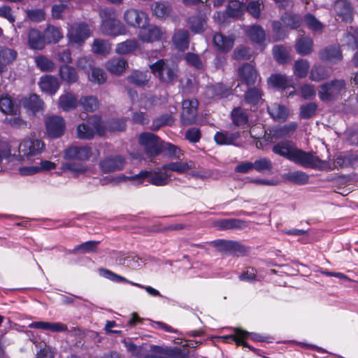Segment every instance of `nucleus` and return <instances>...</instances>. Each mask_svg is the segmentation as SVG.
Listing matches in <instances>:
<instances>
[{"mask_svg":"<svg viewBox=\"0 0 358 358\" xmlns=\"http://www.w3.org/2000/svg\"><path fill=\"white\" fill-rule=\"evenodd\" d=\"M234 331V335L223 336L222 339L224 341H227L228 339H232L233 341H235L238 345H243L244 347H249L248 343L245 341L248 337H250L252 340L255 341H262L261 336L256 334L249 333L241 329H235Z\"/></svg>","mask_w":358,"mask_h":358,"instance_id":"16","label":"nucleus"},{"mask_svg":"<svg viewBox=\"0 0 358 358\" xmlns=\"http://www.w3.org/2000/svg\"><path fill=\"white\" fill-rule=\"evenodd\" d=\"M231 119L233 122L237 126H242L248 122V115L242 108L238 107L231 112Z\"/></svg>","mask_w":358,"mask_h":358,"instance_id":"53","label":"nucleus"},{"mask_svg":"<svg viewBox=\"0 0 358 358\" xmlns=\"http://www.w3.org/2000/svg\"><path fill=\"white\" fill-rule=\"evenodd\" d=\"M343 45H347L352 50L358 48V29L350 27L342 40Z\"/></svg>","mask_w":358,"mask_h":358,"instance_id":"34","label":"nucleus"},{"mask_svg":"<svg viewBox=\"0 0 358 358\" xmlns=\"http://www.w3.org/2000/svg\"><path fill=\"white\" fill-rule=\"evenodd\" d=\"M80 104L87 112H93L99 107V101L93 96H83L80 99Z\"/></svg>","mask_w":358,"mask_h":358,"instance_id":"50","label":"nucleus"},{"mask_svg":"<svg viewBox=\"0 0 358 358\" xmlns=\"http://www.w3.org/2000/svg\"><path fill=\"white\" fill-rule=\"evenodd\" d=\"M215 246L222 252H233L237 255H243L246 252L245 248L236 241L218 240L215 242Z\"/></svg>","mask_w":358,"mask_h":358,"instance_id":"18","label":"nucleus"},{"mask_svg":"<svg viewBox=\"0 0 358 358\" xmlns=\"http://www.w3.org/2000/svg\"><path fill=\"white\" fill-rule=\"evenodd\" d=\"M78 103L77 96L71 93L65 92L60 95L58 100V107L65 112L71 111L76 108Z\"/></svg>","mask_w":358,"mask_h":358,"instance_id":"23","label":"nucleus"},{"mask_svg":"<svg viewBox=\"0 0 358 358\" xmlns=\"http://www.w3.org/2000/svg\"><path fill=\"white\" fill-rule=\"evenodd\" d=\"M320 58L322 60H328L333 63L341 61L343 58L341 52L338 48L327 47L320 52Z\"/></svg>","mask_w":358,"mask_h":358,"instance_id":"31","label":"nucleus"},{"mask_svg":"<svg viewBox=\"0 0 358 358\" xmlns=\"http://www.w3.org/2000/svg\"><path fill=\"white\" fill-rule=\"evenodd\" d=\"M275 59L279 63H285L289 59V53L287 49L282 45H275L273 48Z\"/></svg>","mask_w":358,"mask_h":358,"instance_id":"60","label":"nucleus"},{"mask_svg":"<svg viewBox=\"0 0 358 358\" xmlns=\"http://www.w3.org/2000/svg\"><path fill=\"white\" fill-rule=\"evenodd\" d=\"M268 111L271 116L278 122L285 121L289 115L288 110L285 106L276 103L268 107Z\"/></svg>","mask_w":358,"mask_h":358,"instance_id":"35","label":"nucleus"},{"mask_svg":"<svg viewBox=\"0 0 358 358\" xmlns=\"http://www.w3.org/2000/svg\"><path fill=\"white\" fill-rule=\"evenodd\" d=\"M23 106L34 111H38L43 109L44 103L36 94H31L28 98H26L22 101Z\"/></svg>","mask_w":358,"mask_h":358,"instance_id":"43","label":"nucleus"},{"mask_svg":"<svg viewBox=\"0 0 358 358\" xmlns=\"http://www.w3.org/2000/svg\"><path fill=\"white\" fill-rule=\"evenodd\" d=\"M262 94L257 88H250L245 94V101L247 103L256 105L260 101Z\"/></svg>","mask_w":358,"mask_h":358,"instance_id":"56","label":"nucleus"},{"mask_svg":"<svg viewBox=\"0 0 358 358\" xmlns=\"http://www.w3.org/2000/svg\"><path fill=\"white\" fill-rule=\"evenodd\" d=\"M245 9L244 3L238 0H229L227 13L229 16L238 18L243 15Z\"/></svg>","mask_w":358,"mask_h":358,"instance_id":"37","label":"nucleus"},{"mask_svg":"<svg viewBox=\"0 0 358 358\" xmlns=\"http://www.w3.org/2000/svg\"><path fill=\"white\" fill-rule=\"evenodd\" d=\"M34 61L36 66L42 71H52L55 68V63L45 56H36Z\"/></svg>","mask_w":358,"mask_h":358,"instance_id":"48","label":"nucleus"},{"mask_svg":"<svg viewBox=\"0 0 358 358\" xmlns=\"http://www.w3.org/2000/svg\"><path fill=\"white\" fill-rule=\"evenodd\" d=\"M56 168V164L52 162L41 161L39 166H27L19 168L22 176H31L42 171H50Z\"/></svg>","mask_w":358,"mask_h":358,"instance_id":"19","label":"nucleus"},{"mask_svg":"<svg viewBox=\"0 0 358 358\" xmlns=\"http://www.w3.org/2000/svg\"><path fill=\"white\" fill-rule=\"evenodd\" d=\"M59 76L63 80L69 83H75L78 78L76 69L69 65H62L60 66Z\"/></svg>","mask_w":358,"mask_h":358,"instance_id":"41","label":"nucleus"},{"mask_svg":"<svg viewBox=\"0 0 358 358\" xmlns=\"http://www.w3.org/2000/svg\"><path fill=\"white\" fill-rule=\"evenodd\" d=\"M29 328L48 330L51 332H66L68 327L62 322H49L44 321L33 322L29 324Z\"/></svg>","mask_w":358,"mask_h":358,"instance_id":"20","label":"nucleus"},{"mask_svg":"<svg viewBox=\"0 0 358 358\" xmlns=\"http://www.w3.org/2000/svg\"><path fill=\"white\" fill-rule=\"evenodd\" d=\"M310 64L306 59L296 60L294 65V73L298 78H305L309 71Z\"/></svg>","mask_w":358,"mask_h":358,"instance_id":"49","label":"nucleus"},{"mask_svg":"<svg viewBox=\"0 0 358 358\" xmlns=\"http://www.w3.org/2000/svg\"><path fill=\"white\" fill-rule=\"evenodd\" d=\"M304 22L306 26L312 31H319L323 28L322 24L311 14H307L304 16Z\"/></svg>","mask_w":358,"mask_h":358,"instance_id":"63","label":"nucleus"},{"mask_svg":"<svg viewBox=\"0 0 358 358\" xmlns=\"http://www.w3.org/2000/svg\"><path fill=\"white\" fill-rule=\"evenodd\" d=\"M162 171H164L162 168L161 169L142 171L139 173L130 177L120 175L113 178V180L118 183L126 180H129L132 181L134 185H140L143 183L145 179H147L148 182L153 185L165 186L170 182L171 176Z\"/></svg>","mask_w":358,"mask_h":358,"instance_id":"2","label":"nucleus"},{"mask_svg":"<svg viewBox=\"0 0 358 358\" xmlns=\"http://www.w3.org/2000/svg\"><path fill=\"white\" fill-rule=\"evenodd\" d=\"M44 38L47 43H57L60 39L63 38V34L60 29L55 27L52 25H48L45 29Z\"/></svg>","mask_w":358,"mask_h":358,"instance_id":"40","label":"nucleus"},{"mask_svg":"<svg viewBox=\"0 0 358 358\" xmlns=\"http://www.w3.org/2000/svg\"><path fill=\"white\" fill-rule=\"evenodd\" d=\"M195 168V163L189 160L188 162L178 161L171 162L162 166L163 170H169L171 171L177 172L178 173H183L189 170Z\"/></svg>","mask_w":358,"mask_h":358,"instance_id":"26","label":"nucleus"},{"mask_svg":"<svg viewBox=\"0 0 358 358\" xmlns=\"http://www.w3.org/2000/svg\"><path fill=\"white\" fill-rule=\"evenodd\" d=\"M105 133L106 128L102 125L101 118L96 115L91 116L86 122L78 125L76 129L77 137L83 140L92 139L96 134L103 136Z\"/></svg>","mask_w":358,"mask_h":358,"instance_id":"4","label":"nucleus"},{"mask_svg":"<svg viewBox=\"0 0 358 358\" xmlns=\"http://www.w3.org/2000/svg\"><path fill=\"white\" fill-rule=\"evenodd\" d=\"M240 136L238 132L229 133L227 131L217 132L214 136L215 141L220 145L235 144L236 140Z\"/></svg>","mask_w":358,"mask_h":358,"instance_id":"36","label":"nucleus"},{"mask_svg":"<svg viewBox=\"0 0 358 358\" xmlns=\"http://www.w3.org/2000/svg\"><path fill=\"white\" fill-rule=\"evenodd\" d=\"M0 110L5 114H13L15 108L11 98L7 95L0 97Z\"/></svg>","mask_w":358,"mask_h":358,"instance_id":"54","label":"nucleus"},{"mask_svg":"<svg viewBox=\"0 0 358 358\" xmlns=\"http://www.w3.org/2000/svg\"><path fill=\"white\" fill-rule=\"evenodd\" d=\"M151 72L164 83H169L176 78V69L173 65L164 59H159L150 64Z\"/></svg>","mask_w":358,"mask_h":358,"instance_id":"7","label":"nucleus"},{"mask_svg":"<svg viewBox=\"0 0 358 358\" xmlns=\"http://www.w3.org/2000/svg\"><path fill=\"white\" fill-rule=\"evenodd\" d=\"M273 152L304 167H317L322 161L312 152L299 148L290 141H282L273 147Z\"/></svg>","mask_w":358,"mask_h":358,"instance_id":"1","label":"nucleus"},{"mask_svg":"<svg viewBox=\"0 0 358 358\" xmlns=\"http://www.w3.org/2000/svg\"><path fill=\"white\" fill-rule=\"evenodd\" d=\"M238 72L240 78L248 85H252L256 83L258 75L252 65L245 64L238 69Z\"/></svg>","mask_w":358,"mask_h":358,"instance_id":"22","label":"nucleus"},{"mask_svg":"<svg viewBox=\"0 0 358 358\" xmlns=\"http://www.w3.org/2000/svg\"><path fill=\"white\" fill-rule=\"evenodd\" d=\"M39 86L43 92L52 95L59 90V83L57 78L55 76L45 75L41 78Z\"/></svg>","mask_w":358,"mask_h":358,"instance_id":"21","label":"nucleus"},{"mask_svg":"<svg viewBox=\"0 0 358 358\" xmlns=\"http://www.w3.org/2000/svg\"><path fill=\"white\" fill-rule=\"evenodd\" d=\"M268 83L275 87H285L288 85L289 80L285 75L273 74L269 77Z\"/></svg>","mask_w":358,"mask_h":358,"instance_id":"58","label":"nucleus"},{"mask_svg":"<svg viewBox=\"0 0 358 358\" xmlns=\"http://www.w3.org/2000/svg\"><path fill=\"white\" fill-rule=\"evenodd\" d=\"M317 106L315 103H309L300 107L299 116L303 119H308L313 116L316 112Z\"/></svg>","mask_w":358,"mask_h":358,"instance_id":"64","label":"nucleus"},{"mask_svg":"<svg viewBox=\"0 0 358 358\" xmlns=\"http://www.w3.org/2000/svg\"><path fill=\"white\" fill-rule=\"evenodd\" d=\"M151 355H146L144 358H170L171 356L170 350L159 345H150Z\"/></svg>","mask_w":358,"mask_h":358,"instance_id":"52","label":"nucleus"},{"mask_svg":"<svg viewBox=\"0 0 358 358\" xmlns=\"http://www.w3.org/2000/svg\"><path fill=\"white\" fill-rule=\"evenodd\" d=\"M334 9L343 20L350 21L352 19V9L350 3L346 0L337 1Z\"/></svg>","mask_w":358,"mask_h":358,"instance_id":"29","label":"nucleus"},{"mask_svg":"<svg viewBox=\"0 0 358 358\" xmlns=\"http://www.w3.org/2000/svg\"><path fill=\"white\" fill-rule=\"evenodd\" d=\"M110 48L111 47L108 42L101 39L94 40L92 45V51L100 55L109 53Z\"/></svg>","mask_w":358,"mask_h":358,"instance_id":"55","label":"nucleus"},{"mask_svg":"<svg viewBox=\"0 0 358 358\" xmlns=\"http://www.w3.org/2000/svg\"><path fill=\"white\" fill-rule=\"evenodd\" d=\"M198 101L196 99L184 100L182 103L181 121L185 125H189L196 121Z\"/></svg>","mask_w":358,"mask_h":358,"instance_id":"13","label":"nucleus"},{"mask_svg":"<svg viewBox=\"0 0 358 358\" xmlns=\"http://www.w3.org/2000/svg\"><path fill=\"white\" fill-rule=\"evenodd\" d=\"M17 55L14 49L6 46L0 47V61L10 64L16 59Z\"/></svg>","mask_w":358,"mask_h":358,"instance_id":"51","label":"nucleus"},{"mask_svg":"<svg viewBox=\"0 0 358 358\" xmlns=\"http://www.w3.org/2000/svg\"><path fill=\"white\" fill-rule=\"evenodd\" d=\"M285 180L297 185H305L308 182V176L303 171H294L285 173L283 175Z\"/></svg>","mask_w":358,"mask_h":358,"instance_id":"39","label":"nucleus"},{"mask_svg":"<svg viewBox=\"0 0 358 358\" xmlns=\"http://www.w3.org/2000/svg\"><path fill=\"white\" fill-rule=\"evenodd\" d=\"M153 15L158 18H166L171 12L170 6L165 3L155 2L152 5Z\"/></svg>","mask_w":358,"mask_h":358,"instance_id":"44","label":"nucleus"},{"mask_svg":"<svg viewBox=\"0 0 358 358\" xmlns=\"http://www.w3.org/2000/svg\"><path fill=\"white\" fill-rule=\"evenodd\" d=\"M313 40L308 36H302L299 38L295 44L296 51L301 55H306L313 51Z\"/></svg>","mask_w":358,"mask_h":358,"instance_id":"32","label":"nucleus"},{"mask_svg":"<svg viewBox=\"0 0 358 358\" xmlns=\"http://www.w3.org/2000/svg\"><path fill=\"white\" fill-rule=\"evenodd\" d=\"M128 67V63L124 58L113 57L109 59L106 64V69L111 73L120 75L123 73Z\"/></svg>","mask_w":358,"mask_h":358,"instance_id":"24","label":"nucleus"},{"mask_svg":"<svg viewBox=\"0 0 358 358\" xmlns=\"http://www.w3.org/2000/svg\"><path fill=\"white\" fill-rule=\"evenodd\" d=\"M329 77V73L322 66H313L310 73V79L318 82Z\"/></svg>","mask_w":358,"mask_h":358,"instance_id":"61","label":"nucleus"},{"mask_svg":"<svg viewBox=\"0 0 358 358\" xmlns=\"http://www.w3.org/2000/svg\"><path fill=\"white\" fill-rule=\"evenodd\" d=\"M345 88L343 80H335L326 83L320 87L318 96L323 101H329L336 99Z\"/></svg>","mask_w":358,"mask_h":358,"instance_id":"8","label":"nucleus"},{"mask_svg":"<svg viewBox=\"0 0 358 358\" xmlns=\"http://www.w3.org/2000/svg\"><path fill=\"white\" fill-rule=\"evenodd\" d=\"M92 155V148L87 145H71L66 148L64 152V159L80 162L90 160Z\"/></svg>","mask_w":358,"mask_h":358,"instance_id":"11","label":"nucleus"},{"mask_svg":"<svg viewBox=\"0 0 358 358\" xmlns=\"http://www.w3.org/2000/svg\"><path fill=\"white\" fill-rule=\"evenodd\" d=\"M227 94H228V90L222 84L209 87L206 90L208 97H223Z\"/></svg>","mask_w":358,"mask_h":358,"instance_id":"59","label":"nucleus"},{"mask_svg":"<svg viewBox=\"0 0 358 358\" xmlns=\"http://www.w3.org/2000/svg\"><path fill=\"white\" fill-rule=\"evenodd\" d=\"M296 127L297 124L296 123L291 122L287 125L275 129L273 131V136L278 138H283L294 131Z\"/></svg>","mask_w":358,"mask_h":358,"instance_id":"57","label":"nucleus"},{"mask_svg":"<svg viewBox=\"0 0 358 358\" xmlns=\"http://www.w3.org/2000/svg\"><path fill=\"white\" fill-rule=\"evenodd\" d=\"M45 39L44 35L36 29H31L29 32L28 43L31 48L34 50H42L45 46Z\"/></svg>","mask_w":358,"mask_h":358,"instance_id":"28","label":"nucleus"},{"mask_svg":"<svg viewBox=\"0 0 358 358\" xmlns=\"http://www.w3.org/2000/svg\"><path fill=\"white\" fill-rule=\"evenodd\" d=\"M139 48V43L136 39H127L119 43L115 46V52L118 55H126L134 53Z\"/></svg>","mask_w":358,"mask_h":358,"instance_id":"27","label":"nucleus"},{"mask_svg":"<svg viewBox=\"0 0 358 358\" xmlns=\"http://www.w3.org/2000/svg\"><path fill=\"white\" fill-rule=\"evenodd\" d=\"M358 160V155L340 154L338 155L335 161L334 166L336 168L347 167L352 165L355 162Z\"/></svg>","mask_w":358,"mask_h":358,"instance_id":"47","label":"nucleus"},{"mask_svg":"<svg viewBox=\"0 0 358 358\" xmlns=\"http://www.w3.org/2000/svg\"><path fill=\"white\" fill-rule=\"evenodd\" d=\"M138 38L143 43H155L166 40L167 34L165 29L148 23L139 30Z\"/></svg>","mask_w":358,"mask_h":358,"instance_id":"6","label":"nucleus"},{"mask_svg":"<svg viewBox=\"0 0 358 358\" xmlns=\"http://www.w3.org/2000/svg\"><path fill=\"white\" fill-rule=\"evenodd\" d=\"M48 134L52 138H59L65 130V121L60 116H52L45 121Z\"/></svg>","mask_w":358,"mask_h":358,"instance_id":"14","label":"nucleus"},{"mask_svg":"<svg viewBox=\"0 0 358 358\" xmlns=\"http://www.w3.org/2000/svg\"><path fill=\"white\" fill-rule=\"evenodd\" d=\"M175 46L180 50H185L189 45L188 32L184 30L176 31L173 36Z\"/></svg>","mask_w":358,"mask_h":358,"instance_id":"38","label":"nucleus"},{"mask_svg":"<svg viewBox=\"0 0 358 358\" xmlns=\"http://www.w3.org/2000/svg\"><path fill=\"white\" fill-rule=\"evenodd\" d=\"M139 143L145 149V152L150 157L159 155L163 150V145L158 137L154 134L145 132L138 138Z\"/></svg>","mask_w":358,"mask_h":358,"instance_id":"9","label":"nucleus"},{"mask_svg":"<svg viewBox=\"0 0 358 358\" xmlns=\"http://www.w3.org/2000/svg\"><path fill=\"white\" fill-rule=\"evenodd\" d=\"M245 226L244 222L236 219H224L215 222V227L220 230L242 229Z\"/></svg>","mask_w":358,"mask_h":358,"instance_id":"33","label":"nucleus"},{"mask_svg":"<svg viewBox=\"0 0 358 358\" xmlns=\"http://www.w3.org/2000/svg\"><path fill=\"white\" fill-rule=\"evenodd\" d=\"M247 36L253 42L262 43L266 39V33L259 25H252L246 30Z\"/></svg>","mask_w":358,"mask_h":358,"instance_id":"30","label":"nucleus"},{"mask_svg":"<svg viewBox=\"0 0 358 358\" xmlns=\"http://www.w3.org/2000/svg\"><path fill=\"white\" fill-rule=\"evenodd\" d=\"M92 73L89 75V80L91 82L98 84H102L106 80V74L103 69L99 68H92Z\"/></svg>","mask_w":358,"mask_h":358,"instance_id":"62","label":"nucleus"},{"mask_svg":"<svg viewBox=\"0 0 358 358\" xmlns=\"http://www.w3.org/2000/svg\"><path fill=\"white\" fill-rule=\"evenodd\" d=\"M234 38L226 36L221 34H215L213 36V44L221 52L229 51L234 46Z\"/></svg>","mask_w":358,"mask_h":358,"instance_id":"25","label":"nucleus"},{"mask_svg":"<svg viewBox=\"0 0 358 358\" xmlns=\"http://www.w3.org/2000/svg\"><path fill=\"white\" fill-rule=\"evenodd\" d=\"M127 80L138 86L145 85L150 80V76L147 73L134 71L128 77Z\"/></svg>","mask_w":358,"mask_h":358,"instance_id":"46","label":"nucleus"},{"mask_svg":"<svg viewBox=\"0 0 358 358\" xmlns=\"http://www.w3.org/2000/svg\"><path fill=\"white\" fill-rule=\"evenodd\" d=\"M90 36V31L87 24L85 23H75L69 29L67 37L69 43L81 45Z\"/></svg>","mask_w":358,"mask_h":358,"instance_id":"10","label":"nucleus"},{"mask_svg":"<svg viewBox=\"0 0 358 358\" xmlns=\"http://www.w3.org/2000/svg\"><path fill=\"white\" fill-rule=\"evenodd\" d=\"M43 142L34 136L26 137L19 145V152L22 155V160L31 161V157L36 156L44 150Z\"/></svg>","mask_w":358,"mask_h":358,"instance_id":"5","label":"nucleus"},{"mask_svg":"<svg viewBox=\"0 0 358 358\" xmlns=\"http://www.w3.org/2000/svg\"><path fill=\"white\" fill-rule=\"evenodd\" d=\"M99 273L101 276H102L105 278L109 279L113 282H127L133 285L137 286L138 287L144 288L146 290V292L152 296H156L159 295V292L158 290L155 289V288H153L150 286L144 287L140 284L130 282V281L127 280L125 278H124L121 275H119L108 269L100 268V269H99Z\"/></svg>","mask_w":358,"mask_h":358,"instance_id":"15","label":"nucleus"},{"mask_svg":"<svg viewBox=\"0 0 358 358\" xmlns=\"http://www.w3.org/2000/svg\"><path fill=\"white\" fill-rule=\"evenodd\" d=\"M124 165V159L121 156L108 157L99 163L101 169L105 173H110L122 169Z\"/></svg>","mask_w":358,"mask_h":358,"instance_id":"17","label":"nucleus"},{"mask_svg":"<svg viewBox=\"0 0 358 358\" xmlns=\"http://www.w3.org/2000/svg\"><path fill=\"white\" fill-rule=\"evenodd\" d=\"M102 19L101 30L103 34L117 36L127 33L125 25L117 19V15L113 9H103L100 12Z\"/></svg>","mask_w":358,"mask_h":358,"instance_id":"3","label":"nucleus"},{"mask_svg":"<svg viewBox=\"0 0 358 358\" xmlns=\"http://www.w3.org/2000/svg\"><path fill=\"white\" fill-rule=\"evenodd\" d=\"M281 20L287 27L297 29L301 24V17L296 14L286 13L282 15Z\"/></svg>","mask_w":358,"mask_h":358,"instance_id":"45","label":"nucleus"},{"mask_svg":"<svg viewBox=\"0 0 358 358\" xmlns=\"http://www.w3.org/2000/svg\"><path fill=\"white\" fill-rule=\"evenodd\" d=\"M62 169L64 171L69 172L73 177H77L85 173L87 171V167L83 164L66 162L62 164Z\"/></svg>","mask_w":358,"mask_h":358,"instance_id":"42","label":"nucleus"},{"mask_svg":"<svg viewBox=\"0 0 358 358\" xmlns=\"http://www.w3.org/2000/svg\"><path fill=\"white\" fill-rule=\"evenodd\" d=\"M123 19L125 23L133 28H141L149 22L148 15L140 10L129 8L126 10L123 14Z\"/></svg>","mask_w":358,"mask_h":358,"instance_id":"12","label":"nucleus"}]
</instances>
